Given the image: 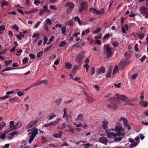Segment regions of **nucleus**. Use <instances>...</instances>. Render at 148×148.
I'll list each match as a JSON object with an SVG mask.
<instances>
[{"mask_svg": "<svg viewBox=\"0 0 148 148\" xmlns=\"http://www.w3.org/2000/svg\"><path fill=\"white\" fill-rule=\"evenodd\" d=\"M84 57V52H81L79 53L75 57V61L78 63H79L80 62L83 60Z\"/></svg>", "mask_w": 148, "mask_h": 148, "instance_id": "obj_1", "label": "nucleus"}, {"mask_svg": "<svg viewBox=\"0 0 148 148\" xmlns=\"http://www.w3.org/2000/svg\"><path fill=\"white\" fill-rule=\"evenodd\" d=\"M114 131L117 132V135L119 136H120L121 135V132L124 131V129L122 127L119 125H117L116 126Z\"/></svg>", "mask_w": 148, "mask_h": 148, "instance_id": "obj_2", "label": "nucleus"}, {"mask_svg": "<svg viewBox=\"0 0 148 148\" xmlns=\"http://www.w3.org/2000/svg\"><path fill=\"white\" fill-rule=\"evenodd\" d=\"M105 132L108 137L109 138H113L114 137H116L118 135L117 133L112 132H110L107 130H106Z\"/></svg>", "mask_w": 148, "mask_h": 148, "instance_id": "obj_3", "label": "nucleus"}, {"mask_svg": "<svg viewBox=\"0 0 148 148\" xmlns=\"http://www.w3.org/2000/svg\"><path fill=\"white\" fill-rule=\"evenodd\" d=\"M99 142L104 145H107L108 140L107 138L104 136H101L99 138Z\"/></svg>", "mask_w": 148, "mask_h": 148, "instance_id": "obj_4", "label": "nucleus"}, {"mask_svg": "<svg viewBox=\"0 0 148 148\" xmlns=\"http://www.w3.org/2000/svg\"><path fill=\"white\" fill-rule=\"evenodd\" d=\"M106 49L107 52L106 54L107 56V58H110L112 54V49L109 47V46L108 45H107Z\"/></svg>", "mask_w": 148, "mask_h": 148, "instance_id": "obj_5", "label": "nucleus"}, {"mask_svg": "<svg viewBox=\"0 0 148 148\" xmlns=\"http://www.w3.org/2000/svg\"><path fill=\"white\" fill-rule=\"evenodd\" d=\"M37 120H32L27 125L26 128L27 129L30 128L32 127L33 126H35L37 122Z\"/></svg>", "mask_w": 148, "mask_h": 148, "instance_id": "obj_6", "label": "nucleus"}, {"mask_svg": "<svg viewBox=\"0 0 148 148\" xmlns=\"http://www.w3.org/2000/svg\"><path fill=\"white\" fill-rule=\"evenodd\" d=\"M105 10H101L100 11L97 10H89V12L96 15H99L103 13Z\"/></svg>", "mask_w": 148, "mask_h": 148, "instance_id": "obj_7", "label": "nucleus"}, {"mask_svg": "<svg viewBox=\"0 0 148 148\" xmlns=\"http://www.w3.org/2000/svg\"><path fill=\"white\" fill-rule=\"evenodd\" d=\"M107 107H108L110 109H112L114 110H116L118 108L117 106L114 103L108 104L107 105Z\"/></svg>", "mask_w": 148, "mask_h": 148, "instance_id": "obj_8", "label": "nucleus"}, {"mask_svg": "<svg viewBox=\"0 0 148 148\" xmlns=\"http://www.w3.org/2000/svg\"><path fill=\"white\" fill-rule=\"evenodd\" d=\"M106 69L105 67L102 66L97 71V75H99L101 73H104Z\"/></svg>", "mask_w": 148, "mask_h": 148, "instance_id": "obj_9", "label": "nucleus"}, {"mask_svg": "<svg viewBox=\"0 0 148 148\" xmlns=\"http://www.w3.org/2000/svg\"><path fill=\"white\" fill-rule=\"evenodd\" d=\"M116 95L117 98L122 99L123 101H125L127 99V97L124 95H120L118 94H116Z\"/></svg>", "mask_w": 148, "mask_h": 148, "instance_id": "obj_10", "label": "nucleus"}, {"mask_svg": "<svg viewBox=\"0 0 148 148\" xmlns=\"http://www.w3.org/2000/svg\"><path fill=\"white\" fill-rule=\"evenodd\" d=\"M130 63V62H129L127 63V61L125 60H123L121 61L120 62V66H122L123 67L126 64L128 65Z\"/></svg>", "mask_w": 148, "mask_h": 148, "instance_id": "obj_11", "label": "nucleus"}, {"mask_svg": "<svg viewBox=\"0 0 148 148\" xmlns=\"http://www.w3.org/2000/svg\"><path fill=\"white\" fill-rule=\"evenodd\" d=\"M86 99L87 102L89 103H91L93 102L95 100L94 98L90 96H88L87 95H86Z\"/></svg>", "mask_w": 148, "mask_h": 148, "instance_id": "obj_12", "label": "nucleus"}, {"mask_svg": "<svg viewBox=\"0 0 148 148\" xmlns=\"http://www.w3.org/2000/svg\"><path fill=\"white\" fill-rule=\"evenodd\" d=\"M65 6L67 8H69L71 9H73L74 8V5L72 3L68 2L66 4Z\"/></svg>", "mask_w": 148, "mask_h": 148, "instance_id": "obj_13", "label": "nucleus"}, {"mask_svg": "<svg viewBox=\"0 0 148 148\" xmlns=\"http://www.w3.org/2000/svg\"><path fill=\"white\" fill-rule=\"evenodd\" d=\"M81 6L82 9H85L88 6V5L86 2L82 1L81 3Z\"/></svg>", "mask_w": 148, "mask_h": 148, "instance_id": "obj_14", "label": "nucleus"}, {"mask_svg": "<svg viewBox=\"0 0 148 148\" xmlns=\"http://www.w3.org/2000/svg\"><path fill=\"white\" fill-rule=\"evenodd\" d=\"M140 13L144 16L146 18H148V12L147 10H140Z\"/></svg>", "mask_w": 148, "mask_h": 148, "instance_id": "obj_15", "label": "nucleus"}, {"mask_svg": "<svg viewBox=\"0 0 148 148\" xmlns=\"http://www.w3.org/2000/svg\"><path fill=\"white\" fill-rule=\"evenodd\" d=\"M63 133L62 131H60L58 133H55L53 135V136L56 138H60L62 136Z\"/></svg>", "mask_w": 148, "mask_h": 148, "instance_id": "obj_16", "label": "nucleus"}, {"mask_svg": "<svg viewBox=\"0 0 148 148\" xmlns=\"http://www.w3.org/2000/svg\"><path fill=\"white\" fill-rule=\"evenodd\" d=\"M116 100V97H110L108 99L109 103H115Z\"/></svg>", "mask_w": 148, "mask_h": 148, "instance_id": "obj_17", "label": "nucleus"}, {"mask_svg": "<svg viewBox=\"0 0 148 148\" xmlns=\"http://www.w3.org/2000/svg\"><path fill=\"white\" fill-rule=\"evenodd\" d=\"M84 116L82 114H78L76 119L77 121H84Z\"/></svg>", "mask_w": 148, "mask_h": 148, "instance_id": "obj_18", "label": "nucleus"}, {"mask_svg": "<svg viewBox=\"0 0 148 148\" xmlns=\"http://www.w3.org/2000/svg\"><path fill=\"white\" fill-rule=\"evenodd\" d=\"M60 119L59 118H57V120L50 122L51 125L55 126L59 123Z\"/></svg>", "mask_w": 148, "mask_h": 148, "instance_id": "obj_19", "label": "nucleus"}, {"mask_svg": "<svg viewBox=\"0 0 148 148\" xmlns=\"http://www.w3.org/2000/svg\"><path fill=\"white\" fill-rule=\"evenodd\" d=\"M38 129L37 128H36L33 130L31 132L32 133V134L31 135H33V136L35 137L36 135L38 133Z\"/></svg>", "mask_w": 148, "mask_h": 148, "instance_id": "obj_20", "label": "nucleus"}, {"mask_svg": "<svg viewBox=\"0 0 148 148\" xmlns=\"http://www.w3.org/2000/svg\"><path fill=\"white\" fill-rule=\"evenodd\" d=\"M140 104L142 106L146 107L148 106V103L146 101H142L140 102Z\"/></svg>", "mask_w": 148, "mask_h": 148, "instance_id": "obj_21", "label": "nucleus"}, {"mask_svg": "<svg viewBox=\"0 0 148 148\" xmlns=\"http://www.w3.org/2000/svg\"><path fill=\"white\" fill-rule=\"evenodd\" d=\"M62 101V99L60 98L59 99H57L55 101V103L57 106H58L61 103Z\"/></svg>", "mask_w": 148, "mask_h": 148, "instance_id": "obj_22", "label": "nucleus"}, {"mask_svg": "<svg viewBox=\"0 0 148 148\" xmlns=\"http://www.w3.org/2000/svg\"><path fill=\"white\" fill-rule=\"evenodd\" d=\"M103 125H102V127L104 130H106V129L107 128V124L108 122L106 121H103Z\"/></svg>", "mask_w": 148, "mask_h": 148, "instance_id": "obj_23", "label": "nucleus"}, {"mask_svg": "<svg viewBox=\"0 0 148 148\" xmlns=\"http://www.w3.org/2000/svg\"><path fill=\"white\" fill-rule=\"evenodd\" d=\"M21 125V122H18L15 125H14L13 127L15 129H17L20 127Z\"/></svg>", "mask_w": 148, "mask_h": 148, "instance_id": "obj_24", "label": "nucleus"}, {"mask_svg": "<svg viewBox=\"0 0 148 148\" xmlns=\"http://www.w3.org/2000/svg\"><path fill=\"white\" fill-rule=\"evenodd\" d=\"M18 99V98L17 97H15L10 99V102L14 103L16 102Z\"/></svg>", "mask_w": 148, "mask_h": 148, "instance_id": "obj_25", "label": "nucleus"}, {"mask_svg": "<svg viewBox=\"0 0 148 148\" xmlns=\"http://www.w3.org/2000/svg\"><path fill=\"white\" fill-rule=\"evenodd\" d=\"M37 10H30L29 11H26L25 12V13L27 14H29L33 13L35 12H36Z\"/></svg>", "mask_w": 148, "mask_h": 148, "instance_id": "obj_26", "label": "nucleus"}, {"mask_svg": "<svg viewBox=\"0 0 148 148\" xmlns=\"http://www.w3.org/2000/svg\"><path fill=\"white\" fill-rule=\"evenodd\" d=\"M72 65L68 62H66L65 63V66L67 67L68 69H70L72 66Z\"/></svg>", "mask_w": 148, "mask_h": 148, "instance_id": "obj_27", "label": "nucleus"}, {"mask_svg": "<svg viewBox=\"0 0 148 148\" xmlns=\"http://www.w3.org/2000/svg\"><path fill=\"white\" fill-rule=\"evenodd\" d=\"M6 123L4 122H1V124H0V130H2L5 126Z\"/></svg>", "mask_w": 148, "mask_h": 148, "instance_id": "obj_28", "label": "nucleus"}, {"mask_svg": "<svg viewBox=\"0 0 148 148\" xmlns=\"http://www.w3.org/2000/svg\"><path fill=\"white\" fill-rule=\"evenodd\" d=\"M13 69H14V68L12 67H6L5 69H3L2 71L4 72L6 71H9Z\"/></svg>", "mask_w": 148, "mask_h": 148, "instance_id": "obj_29", "label": "nucleus"}, {"mask_svg": "<svg viewBox=\"0 0 148 148\" xmlns=\"http://www.w3.org/2000/svg\"><path fill=\"white\" fill-rule=\"evenodd\" d=\"M118 71V66L117 65L115 66L113 71V72L112 73V75H114L115 73L117 72Z\"/></svg>", "mask_w": 148, "mask_h": 148, "instance_id": "obj_30", "label": "nucleus"}, {"mask_svg": "<svg viewBox=\"0 0 148 148\" xmlns=\"http://www.w3.org/2000/svg\"><path fill=\"white\" fill-rule=\"evenodd\" d=\"M123 122L124 125L125 126H127V124L128 123V121L126 118H124L123 119Z\"/></svg>", "mask_w": 148, "mask_h": 148, "instance_id": "obj_31", "label": "nucleus"}, {"mask_svg": "<svg viewBox=\"0 0 148 148\" xmlns=\"http://www.w3.org/2000/svg\"><path fill=\"white\" fill-rule=\"evenodd\" d=\"M111 70L110 69H109L106 75V77L110 78V77L111 75Z\"/></svg>", "mask_w": 148, "mask_h": 148, "instance_id": "obj_32", "label": "nucleus"}, {"mask_svg": "<svg viewBox=\"0 0 148 148\" xmlns=\"http://www.w3.org/2000/svg\"><path fill=\"white\" fill-rule=\"evenodd\" d=\"M35 138V137L33 136V135H31L30 136V138L29 140V144L31 143L32 141L34 140V139Z\"/></svg>", "mask_w": 148, "mask_h": 148, "instance_id": "obj_33", "label": "nucleus"}, {"mask_svg": "<svg viewBox=\"0 0 148 148\" xmlns=\"http://www.w3.org/2000/svg\"><path fill=\"white\" fill-rule=\"evenodd\" d=\"M139 39H142L144 37L145 34L143 33L142 34H139L137 35Z\"/></svg>", "mask_w": 148, "mask_h": 148, "instance_id": "obj_34", "label": "nucleus"}, {"mask_svg": "<svg viewBox=\"0 0 148 148\" xmlns=\"http://www.w3.org/2000/svg\"><path fill=\"white\" fill-rule=\"evenodd\" d=\"M66 28L65 26L63 27H62L61 29L62 34L64 35V34L65 33L66 31Z\"/></svg>", "mask_w": 148, "mask_h": 148, "instance_id": "obj_35", "label": "nucleus"}, {"mask_svg": "<svg viewBox=\"0 0 148 148\" xmlns=\"http://www.w3.org/2000/svg\"><path fill=\"white\" fill-rule=\"evenodd\" d=\"M66 44V42L64 41H62L59 44V46L60 47H62L64 46Z\"/></svg>", "mask_w": 148, "mask_h": 148, "instance_id": "obj_36", "label": "nucleus"}, {"mask_svg": "<svg viewBox=\"0 0 148 148\" xmlns=\"http://www.w3.org/2000/svg\"><path fill=\"white\" fill-rule=\"evenodd\" d=\"M138 142H134L133 144H132L130 145V148H133V147H135L137 145H138Z\"/></svg>", "mask_w": 148, "mask_h": 148, "instance_id": "obj_37", "label": "nucleus"}, {"mask_svg": "<svg viewBox=\"0 0 148 148\" xmlns=\"http://www.w3.org/2000/svg\"><path fill=\"white\" fill-rule=\"evenodd\" d=\"M91 71V75H92L95 73V69L94 67H92L90 69Z\"/></svg>", "mask_w": 148, "mask_h": 148, "instance_id": "obj_38", "label": "nucleus"}, {"mask_svg": "<svg viewBox=\"0 0 148 148\" xmlns=\"http://www.w3.org/2000/svg\"><path fill=\"white\" fill-rule=\"evenodd\" d=\"M101 29L100 28H99L96 29L94 32H93V34H97L99 33L101 31Z\"/></svg>", "mask_w": 148, "mask_h": 148, "instance_id": "obj_39", "label": "nucleus"}, {"mask_svg": "<svg viewBox=\"0 0 148 148\" xmlns=\"http://www.w3.org/2000/svg\"><path fill=\"white\" fill-rule=\"evenodd\" d=\"M67 25L69 26H73V21L72 20L69 21L67 23Z\"/></svg>", "mask_w": 148, "mask_h": 148, "instance_id": "obj_40", "label": "nucleus"}, {"mask_svg": "<svg viewBox=\"0 0 148 148\" xmlns=\"http://www.w3.org/2000/svg\"><path fill=\"white\" fill-rule=\"evenodd\" d=\"M9 97L8 95H6L3 97H0V100H4Z\"/></svg>", "mask_w": 148, "mask_h": 148, "instance_id": "obj_41", "label": "nucleus"}, {"mask_svg": "<svg viewBox=\"0 0 148 148\" xmlns=\"http://www.w3.org/2000/svg\"><path fill=\"white\" fill-rule=\"evenodd\" d=\"M122 139V138L119 137V138L115 137L114 139V141L115 142L119 141L121 140Z\"/></svg>", "mask_w": 148, "mask_h": 148, "instance_id": "obj_42", "label": "nucleus"}, {"mask_svg": "<svg viewBox=\"0 0 148 148\" xmlns=\"http://www.w3.org/2000/svg\"><path fill=\"white\" fill-rule=\"evenodd\" d=\"M77 68H76V66H75L74 67L73 69L72 70V73L74 75H75V73L76 72L77 69Z\"/></svg>", "mask_w": 148, "mask_h": 148, "instance_id": "obj_43", "label": "nucleus"}, {"mask_svg": "<svg viewBox=\"0 0 148 148\" xmlns=\"http://www.w3.org/2000/svg\"><path fill=\"white\" fill-rule=\"evenodd\" d=\"M84 148H88L89 147H92V145L89 143H86L84 144Z\"/></svg>", "mask_w": 148, "mask_h": 148, "instance_id": "obj_44", "label": "nucleus"}, {"mask_svg": "<svg viewBox=\"0 0 148 148\" xmlns=\"http://www.w3.org/2000/svg\"><path fill=\"white\" fill-rule=\"evenodd\" d=\"M53 46V45H50V46H49L47 47L44 50V51L45 52H47V51H48Z\"/></svg>", "mask_w": 148, "mask_h": 148, "instance_id": "obj_45", "label": "nucleus"}, {"mask_svg": "<svg viewBox=\"0 0 148 148\" xmlns=\"http://www.w3.org/2000/svg\"><path fill=\"white\" fill-rule=\"evenodd\" d=\"M49 10H41L40 11L39 14L40 15L43 13L44 12H47L49 11Z\"/></svg>", "mask_w": 148, "mask_h": 148, "instance_id": "obj_46", "label": "nucleus"}, {"mask_svg": "<svg viewBox=\"0 0 148 148\" xmlns=\"http://www.w3.org/2000/svg\"><path fill=\"white\" fill-rule=\"evenodd\" d=\"M112 45L114 47H116L118 45L119 42L116 41H113L112 42Z\"/></svg>", "mask_w": 148, "mask_h": 148, "instance_id": "obj_47", "label": "nucleus"}, {"mask_svg": "<svg viewBox=\"0 0 148 148\" xmlns=\"http://www.w3.org/2000/svg\"><path fill=\"white\" fill-rule=\"evenodd\" d=\"M43 53V51H40L38 52L37 54V57L38 58H39L40 57L42 56Z\"/></svg>", "mask_w": 148, "mask_h": 148, "instance_id": "obj_48", "label": "nucleus"}, {"mask_svg": "<svg viewBox=\"0 0 148 148\" xmlns=\"http://www.w3.org/2000/svg\"><path fill=\"white\" fill-rule=\"evenodd\" d=\"M28 59L27 57L25 58L22 60L23 63L24 64L27 63L28 62Z\"/></svg>", "mask_w": 148, "mask_h": 148, "instance_id": "obj_49", "label": "nucleus"}, {"mask_svg": "<svg viewBox=\"0 0 148 148\" xmlns=\"http://www.w3.org/2000/svg\"><path fill=\"white\" fill-rule=\"evenodd\" d=\"M12 27L16 29L17 32L18 31L19 27L16 24L12 26Z\"/></svg>", "mask_w": 148, "mask_h": 148, "instance_id": "obj_50", "label": "nucleus"}, {"mask_svg": "<svg viewBox=\"0 0 148 148\" xmlns=\"http://www.w3.org/2000/svg\"><path fill=\"white\" fill-rule=\"evenodd\" d=\"M44 29L46 31H48L49 30L47 24L46 23H45L44 25Z\"/></svg>", "mask_w": 148, "mask_h": 148, "instance_id": "obj_51", "label": "nucleus"}, {"mask_svg": "<svg viewBox=\"0 0 148 148\" xmlns=\"http://www.w3.org/2000/svg\"><path fill=\"white\" fill-rule=\"evenodd\" d=\"M45 21L47 23H48L50 25H51L52 23V22L51 19L49 18H47Z\"/></svg>", "mask_w": 148, "mask_h": 148, "instance_id": "obj_52", "label": "nucleus"}, {"mask_svg": "<svg viewBox=\"0 0 148 148\" xmlns=\"http://www.w3.org/2000/svg\"><path fill=\"white\" fill-rule=\"evenodd\" d=\"M7 50L6 49H4L3 50H2L0 52V55H4L5 53Z\"/></svg>", "mask_w": 148, "mask_h": 148, "instance_id": "obj_53", "label": "nucleus"}, {"mask_svg": "<svg viewBox=\"0 0 148 148\" xmlns=\"http://www.w3.org/2000/svg\"><path fill=\"white\" fill-rule=\"evenodd\" d=\"M14 122L13 121H11L10 122V125L9 127L10 128L12 127L13 126H14Z\"/></svg>", "mask_w": 148, "mask_h": 148, "instance_id": "obj_54", "label": "nucleus"}, {"mask_svg": "<svg viewBox=\"0 0 148 148\" xmlns=\"http://www.w3.org/2000/svg\"><path fill=\"white\" fill-rule=\"evenodd\" d=\"M66 125L65 122L63 123L62 125V126L60 128V129H62L65 128L66 127Z\"/></svg>", "mask_w": 148, "mask_h": 148, "instance_id": "obj_55", "label": "nucleus"}, {"mask_svg": "<svg viewBox=\"0 0 148 148\" xmlns=\"http://www.w3.org/2000/svg\"><path fill=\"white\" fill-rule=\"evenodd\" d=\"M40 82H41V84H42V83H44L45 84H46L47 85L48 83V81L46 80H42V81Z\"/></svg>", "mask_w": 148, "mask_h": 148, "instance_id": "obj_56", "label": "nucleus"}, {"mask_svg": "<svg viewBox=\"0 0 148 148\" xmlns=\"http://www.w3.org/2000/svg\"><path fill=\"white\" fill-rule=\"evenodd\" d=\"M40 23L41 22L40 21H38L34 26V28H37L39 26Z\"/></svg>", "mask_w": 148, "mask_h": 148, "instance_id": "obj_57", "label": "nucleus"}, {"mask_svg": "<svg viewBox=\"0 0 148 148\" xmlns=\"http://www.w3.org/2000/svg\"><path fill=\"white\" fill-rule=\"evenodd\" d=\"M40 3V1L39 0H35L34 1V3L37 5H38Z\"/></svg>", "mask_w": 148, "mask_h": 148, "instance_id": "obj_58", "label": "nucleus"}, {"mask_svg": "<svg viewBox=\"0 0 148 148\" xmlns=\"http://www.w3.org/2000/svg\"><path fill=\"white\" fill-rule=\"evenodd\" d=\"M22 51V50L21 49H20L19 50H18L17 51V53L16 54V55L19 56H20Z\"/></svg>", "mask_w": 148, "mask_h": 148, "instance_id": "obj_59", "label": "nucleus"}, {"mask_svg": "<svg viewBox=\"0 0 148 148\" xmlns=\"http://www.w3.org/2000/svg\"><path fill=\"white\" fill-rule=\"evenodd\" d=\"M44 41L43 42V44H45L46 43L47 41L48 40V38L46 36H45L43 38Z\"/></svg>", "mask_w": 148, "mask_h": 148, "instance_id": "obj_60", "label": "nucleus"}, {"mask_svg": "<svg viewBox=\"0 0 148 148\" xmlns=\"http://www.w3.org/2000/svg\"><path fill=\"white\" fill-rule=\"evenodd\" d=\"M138 44H136L134 46L135 50L137 52L139 50V49L138 47Z\"/></svg>", "mask_w": 148, "mask_h": 148, "instance_id": "obj_61", "label": "nucleus"}, {"mask_svg": "<svg viewBox=\"0 0 148 148\" xmlns=\"http://www.w3.org/2000/svg\"><path fill=\"white\" fill-rule=\"evenodd\" d=\"M5 27L4 25H1L0 26V31H3L5 30Z\"/></svg>", "mask_w": 148, "mask_h": 148, "instance_id": "obj_62", "label": "nucleus"}, {"mask_svg": "<svg viewBox=\"0 0 148 148\" xmlns=\"http://www.w3.org/2000/svg\"><path fill=\"white\" fill-rule=\"evenodd\" d=\"M59 60L57 59L54 61V64L55 65H58L59 63Z\"/></svg>", "mask_w": 148, "mask_h": 148, "instance_id": "obj_63", "label": "nucleus"}, {"mask_svg": "<svg viewBox=\"0 0 148 148\" xmlns=\"http://www.w3.org/2000/svg\"><path fill=\"white\" fill-rule=\"evenodd\" d=\"M137 76V73H135V74L132 75V79H135Z\"/></svg>", "mask_w": 148, "mask_h": 148, "instance_id": "obj_64", "label": "nucleus"}]
</instances>
